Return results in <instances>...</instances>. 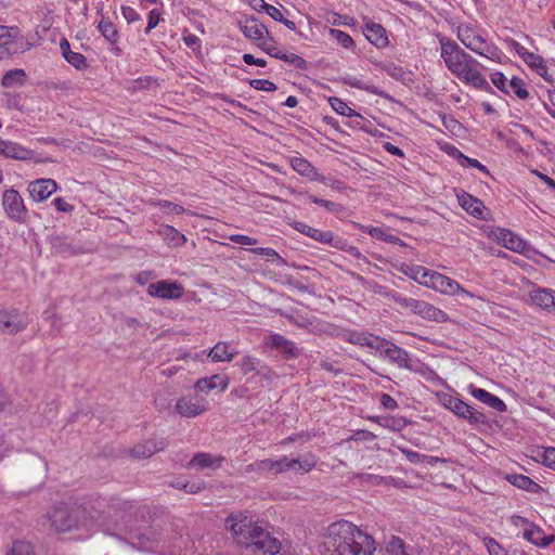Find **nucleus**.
<instances>
[{"label": "nucleus", "instance_id": "nucleus-59", "mask_svg": "<svg viewBox=\"0 0 555 555\" xmlns=\"http://www.w3.org/2000/svg\"><path fill=\"white\" fill-rule=\"evenodd\" d=\"M399 450L405 455L408 461L412 464H422L425 463V454H421L416 451L406 449V448H399Z\"/></svg>", "mask_w": 555, "mask_h": 555}, {"label": "nucleus", "instance_id": "nucleus-60", "mask_svg": "<svg viewBox=\"0 0 555 555\" xmlns=\"http://www.w3.org/2000/svg\"><path fill=\"white\" fill-rule=\"evenodd\" d=\"M156 206L166 209V211H172L177 215H181L185 211L184 207L178 204H175L169 201L159 199L155 203Z\"/></svg>", "mask_w": 555, "mask_h": 555}, {"label": "nucleus", "instance_id": "nucleus-39", "mask_svg": "<svg viewBox=\"0 0 555 555\" xmlns=\"http://www.w3.org/2000/svg\"><path fill=\"white\" fill-rule=\"evenodd\" d=\"M98 29L101 35L112 44L117 43L119 39V34L116 25L111 22L108 18L102 17L98 25Z\"/></svg>", "mask_w": 555, "mask_h": 555}, {"label": "nucleus", "instance_id": "nucleus-33", "mask_svg": "<svg viewBox=\"0 0 555 555\" xmlns=\"http://www.w3.org/2000/svg\"><path fill=\"white\" fill-rule=\"evenodd\" d=\"M506 479L508 482L521 490L529 491L531 493H539L542 487L533 481L530 477L520 474L507 475Z\"/></svg>", "mask_w": 555, "mask_h": 555}, {"label": "nucleus", "instance_id": "nucleus-64", "mask_svg": "<svg viewBox=\"0 0 555 555\" xmlns=\"http://www.w3.org/2000/svg\"><path fill=\"white\" fill-rule=\"evenodd\" d=\"M256 373L268 382H272L275 376L274 372L267 364L261 363V361L258 364Z\"/></svg>", "mask_w": 555, "mask_h": 555}, {"label": "nucleus", "instance_id": "nucleus-20", "mask_svg": "<svg viewBox=\"0 0 555 555\" xmlns=\"http://www.w3.org/2000/svg\"><path fill=\"white\" fill-rule=\"evenodd\" d=\"M363 34L377 48H385L389 43L386 29L380 24L374 22L366 23Z\"/></svg>", "mask_w": 555, "mask_h": 555}, {"label": "nucleus", "instance_id": "nucleus-53", "mask_svg": "<svg viewBox=\"0 0 555 555\" xmlns=\"http://www.w3.org/2000/svg\"><path fill=\"white\" fill-rule=\"evenodd\" d=\"M386 550L389 555H401L405 552L404 541L393 535L388 542Z\"/></svg>", "mask_w": 555, "mask_h": 555}, {"label": "nucleus", "instance_id": "nucleus-37", "mask_svg": "<svg viewBox=\"0 0 555 555\" xmlns=\"http://www.w3.org/2000/svg\"><path fill=\"white\" fill-rule=\"evenodd\" d=\"M26 73L24 69L15 68L7 72L2 79L1 86L4 88H12L16 86H23L26 82Z\"/></svg>", "mask_w": 555, "mask_h": 555}, {"label": "nucleus", "instance_id": "nucleus-38", "mask_svg": "<svg viewBox=\"0 0 555 555\" xmlns=\"http://www.w3.org/2000/svg\"><path fill=\"white\" fill-rule=\"evenodd\" d=\"M159 233L172 247H180L186 242L185 235L171 225L162 227Z\"/></svg>", "mask_w": 555, "mask_h": 555}, {"label": "nucleus", "instance_id": "nucleus-31", "mask_svg": "<svg viewBox=\"0 0 555 555\" xmlns=\"http://www.w3.org/2000/svg\"><path fill=\"white\" fill-rule=\"evenodd\" d=\"M287 470H293L295 473L306 474L312 470L317 465L315 456L309 454L304 459H289L286 456Z\"/></svg>", "mask_w": 555, "mask_h": 555}, {"label": "nucleus", "instance_id": "nucleus-62", "mask_svg": "<svg viewBox=\"0 0 555 555\" xmlns=\"http://www.w3.org/2000/svg\"><path fill=\"white\" fill-rule=\"evenodd\" d=\"M11 38H7L0 41V60L8 59L13 53H16L17 49L11 47Z\"/></svg>", "mask_w": 555, "mask_h": 555}, {"label": "nucleus", "instance_id": "nucleus-30", "mask_svg": "<svg viewBox=\"0 0 555 555\" xmlns=\"http://www.w3.org/2000/svg\"><path fill=\"white\" fill-rule=\"evenodd\" d=\"M524 538L532 544L542 547L550 545L554 540V535H545L544 531L533 524L524 531Z\"/></svg>", "mask_w": 555, "mask_h": 555}, {"label": "nucleus", "instance_id": "nucleus-2", "mask_svg": "<svg viewBox=\"0 0 555 555\" xmlns=\"http://www.w3.org/2000/svg\"><path fill=\"white\" fill-rule=\"evenodd\" d=\"M227 525L241 545L269 555H276L281 550L279 539L243 514L231 515L227 519Z\"/></svg>", "mask_w": 555, "mask_h": 555}, {"label": "nucleus", "instance_id": "nucleus-7", "mask_svg": "<svg viewBox=\"0 0 555 555\" xmlns=\"http://www.w3.org/2000/svg\"><path fill=\"white\" fill-rule=\"evenodd\" d=\"M393 299L401 307L409 308L415 314H418L429 321L446 322L448 320V314L444 311L424 300L401 296H395Z\"/></svg>", "mask_w": 555, "mask_h": 555}, {"label": "nucleus", "instance_id": "nucleus-61", "mask_svg": "<svg viewBox=\"0 0 555 555\" xmlns=\"http://www.w3.org/2000/svg\"><path fill=\"white\" fill-rule=\"evenodd\" d=\"M260 9L264 10L270 17H272L276 22L283 21V14L282 12L275 8L274 5L266 3L263 0L260 3Z\"/></svg>", "mask_w": 555, "mask_h": 555}, {"label": "nucleus", "instance_id": "nucleus-27", "mask_svg": "<svg viewBox=\"0 0 555 555\" xmlns=\"http://www.w3.org/2000/svg\"><path fill=\"white\" fill-rule=\"evenodd\" d=\"M229 386V378L227 376L214 375L210 377L201 378L196 382L195 388L201 392H208L212 389L225 390Z\"/></svg>", "mask_w": 555, "mask_h": 555}, {"label": "nucleus", "instance_id": "nucleus-8", "mask_svg": "<svg viewBox=\"0 0 555 555\" xmlns=\"http://www.w3.org/2000/svg\"><path fill=\"white\" fill-rule=\"evenodd\" d=\"M133 507V502L113 499L104 509H99V515L93 518L103 525L106 522L117 524L125 514L131 513Z\"/></svg>", "mask_w": 555, "mask_h": 555}, {"label": "nucleus", "instance_id": "nucleus-22", "mask_svg": "<svg viewBox=\"0 0 555 555\" xmlns=\"http://www.w3.org/2000/svg\"><path fill=\"white\" fill-rule=\"evenodd\" d=\"M532 302L546 310L555 313V291L548 288H538L530 292Z\"/></svg>", "mask_w": 555, "mask_h": 555}, {"label": "nucleus", "instance_id": "nucleus-24", "mask_svg": "<svg viewBox=\"0 0 555 555\" xmlns=\"http://www.w3.org/2000/svg\"><path fill=\"white\" fill-rule=\"evenodd\" d=\"M222 461L223 457L221 456H214L210 453L198 452L189 462L188 467L201 470L205 468L218 469L221 466Z\"/></svg>", "mask_w": 555, "mask_h": 555}, {"label": "nucleus", "instance_id": "nucleus-18", "mask_svg": "<svg viewBox=\"0 0 555 555\" xmlns=\"http://www.w3.org/2000/svg\"><path fill=\"white\" fill-rule=\"evenodd\" d=\"M495 236L498 241L509 250L525 254L529 248V244L511 230L499 228L495 232Z\"/></svg>", "mask_w": 555, "mask_h": 555}, {"label": "nucleus", "instance_id": "nucleus-14", "mask_svg": "<svg viewBox=\"0 0 555 555\" xmlns=\"http://www.w3.org/2000/svg\"><path fill=\"white\" fill-rule=\"evenodd\" d=\"M167 446V440L164 438L158 441L145 440L131 448L129 450V455L135 460L150 459L155 453L164 451Z\"/></svg>", "mask_w": 555, "mask_h": 555}, {"label": "nucleus", "instance_id": "nucleus-57", "mask_svg": "<svg viewBox=\"0 0 555 555\" xmlns=\"http://www.w3.org/2000/svg\"><path fill=\"white\" fill-rule=\"evenodd\" d=\"M308 198L319 205V206H323L324 208H326L328 211L331 212H338L341 210V205L335 203V202H332V201H327V199H323V198H319L314 195H308Z\"/></svg>", "mask_w": 555, "mask_h": 555}, {"label": "nucleus", "instance_id": "nucleus-44", "mask_svg": "<svg viewBox=\"0 0 555 555\" xmlns=\"http://www.w3.org/2000/svg\"><path fill=\"white\" fill-rule=\"evenodd\" d=\"M309 237L321 244H328L333 246L337 236H335V234L332 231H322L312 228Z\"/></svg>", "mask_w": 555, "mask_h": 555}, {"label": "nucleus", "instance_id": "nucleus-16", "mask_svg": "<svg viewBox=\"0 0 555 555\" xmlns=\"http://www.w3.org/2000/svg\"><path fill=\"white\" fill-rule=\"evenodd\" d=\"M457 199L461 205V207L473 217L479 219V220H488V217L486 215V207L483 205V202L472 194L462 191L460 194H457Z\"/></svg>", "mask_w": 555, "mask_h": 555}, {"label": "nucleus", "instance_id": "nucleus-49", "mask_svg": "<svg viewBox=\"0 0 555 555\" xmlns=\"http://www.w3.org/2000/svg\"><path fill=\"white\" fill-rule=\"evenodd\" d=\"M68 64L78 70H83L88 67L87 57L79 52H72L64 57Z\"/></svg>", "mask_w": 555, "mask_h": 555}, {"label": "nucleus", "instance_id": "nucleus-12", "mask_svg": "<svg viewBox=\"0 0 555 555\" xmlns=\"http://www.w3.org/2000/svg\"><path fill=\"white\" fill-rule=\"evenodd\" d=\"M240 29L244 34V36L250 40L255 41H263L267 37L269 41L273 42V38L271 37L268 28L263 25L257 17L250 16L245 21L240 22Z\"/></svg>", "mask_w": 555, "mask_h": 555}, {"label": "nucleus", "instance_id": "nucleus-63", "mask_svg": "<svg viewBox=\"0 0 555 555\" xmlns=\"http://www.w3.org/2000/svg\"><path fill=\"white\" fill-rule=\"evenodd\" d=\"M258 47L263 52H266L267 54H269L270 56L275 57V59H278V55H283V53H284L283 51L279 50L272 43H269L267 40L259 42Z\"/></svg>", "mask_w": 555, "mask_h": 555}, {"label": "nucleus", "instance_id": "nucleus-3", "mask_svg": "<svg viewBox=\"0 0 555 555\" xmlns=\"http://www.w3.org/2000/svg\"><path fill=\"white\" fill-rule=\"evenodd\" d=\"M367 543L370 534L350 521H336L327 528V544L332 548V555H365Z\"/></svg>", "mask_w": 555, "mask_h": 555}, {"label": "nucleus", "instance_id": "nucleus-42", "mask_svg": "<svg viewBox=\"0 0 555 555\" xmlns=\"http://www.w3.org/2000/svg\"><path fill=\"white\" fill-rule=\"evenodd\" d=\"M330 104H331L332 108L339 115L347 116V117H359L360 119H363L361 114L357 113L354 109L349 107L348 104L339 98H336V96L330 98Z\"/></svg>", "mask_w": 555, "mask_h": 555}, {"label": "nucleus", "instance_id": "nucleus-48", "mask_svg": "<svg viewBox=\"0 0 555 555\" xmlns=\"http://www.w3.org/2000/svg\"><path fill=\"white\" fill-rule=\"evenodd\" d=\"M278 59L294 65L298 69H308V62L295 53L284 52L283 55H278Z\"/></svg>", "mask_w": 555, "mask_h": 555}, {"label": "nucleus", "instance_id": "nucleus-26", "mask_svg": "<svg viewBox=\"0 0 555 555\" xmlns=\"http://www.w3.org/2000/svg\"><path fill=\"white\" fill-rule=\"evenodd\" d=\"M292 168L299 175L317 181H323V177L318 173L312 164L304 157L295 156L291 158Z\"/></svg>", "mask_w": 555, "mask_h": 555}, {"label": "nucleus", "instance_id": "nucleus-41", "mask_svg": "<svg viewBox=\"0 0 555 555\" xmlns=\"http://www.w3.org/2000/svg\"><path fill=\"white\" fill-rule=\"evenodd\" d=\"M411 424V421L403 416H384L380 418V426L392 431H400Z\"/></svg>", "mask_w": 555, "mask_h": 555}, {"label": "nucleus", "instance_id": "nucleus-36", "mask_svg": "<svg viewBox=\"0 0 555 555\" xmlns=\"http://www.w3.org/2000/svg\"><path fill=\"white\" fill-rule=\"evenodd\" d=\"M383 338L378 337V336H375L371 333H351L350 334V337H349V341L351 344H356V345H360V346H365V347H369L371 349H375L377 351L378 349V346L380 344Z\"/></svg>", "mask_w": 555, "mask_h": 555}, {"label": "nucleus", "instance_id": "nucleus-4", "mask_svg": "<svg viewBox=\"0 0 555 555\" xmlns=\"http://www.w3.org/2000/svg\"><path fill=\"white\" fill-rule=\"evenodd\" d=\"M86 516V509L76 504L55 503L44 515L53 532H68L78 528Z\"/></svg>", "mask_w": 555, "mask_h": 555}, {"label": "nucleus", "instance_id": "nucleus-1", "mask_svg": "<svg viewBox=\"0 0 555 555\" xmlns=\"http://www.w3.org/2000/svg\"><path fill=\"white\" fill-rule=\"evenodd\" d=\"M441 57L443 59L448 69L466 85H470L476 89L493 92L492 87L487 79L476 68L478 65L470 54L466 53L453 40H440Z\"/></svg>", "mask_w": 555, "mask_h": 555}, {"label": "nucleus", "instance_id": "nucleus-19", "mask_svg": "<svg viewBox=\"0 0 555 555\" xmlns=\"http://www.w3.org/2000/svg\"><path fill=\"white\" fill-rule=\"evenodd\" d=\"M57 189L53 179H37L29 183L28 192L35 202H43Z\"/></svg>", "mask_w": 555, "mask_h": 555}, {"label": "nucleus", "instance_id": "nucleus-32", "mask_svg": "<svg viewBox=\"0 0 555 555\" xmlns=\"http://www.w3.org/2000/svg\"><path fill=\"white\" fill-rule=\"evenodd\" d=\"M137 538L140 540L141 547L153 550L163 540V533L153 527H149L143 531H139Z\"/></svg>", "mask_w": 555, "mask_h": 555}, {"label": "nucleus", "instance_id": "nucleus-46", "mask_svg": "<svg viewBox=\"0 0 555 555\" xmlns=\"http://www.w3.org/2000/svg\"><path fill=\"white\" fill-rule=\"evenodd\" d=\"M369 234L372 237H374V238H377V240H380V241H384V242H387V243L404 245L403 242L398 236H395L392 234H388L382 228H378V227L371 228L369 230Z\"/></svg>", "mask_w": 555, "mask_h": 555}, {"label": "nucleus", "instance_id": "nucleus-13", "mask_svg": "<svg viewBox=\"0 0 555 555\" xmlns=\"http://www.w3.org/2000/svg\"><path fill=\"white\" fill-rule=\"evenodd\" d=\"M430 275H431V279L434 280L430 282L433 289L440 292L442 294H446V295H451V296L465 295V296L472 297L470 293L467 292L466 289H464L463 287H461V285L456 281H454L439 272H434Z\"/></svg>", "mask_w": 555, "mask_h": 555}, {"label": "nucleus", "instance_id": "nucleus-9", "mask_svg": "<svg viewBox=\"0 0 555 555\" xmlns=\"http://www.w3.org/2000/svg\"><path fill=\"white\" fill-rule=\"evenodd\" d=\"M2 205L8 217L16 222L26 221L27 209L21 194L14 190H5L2 195Z\"/></svg>", "mask_w": 555, "mask_h": 555}, {"label": "nucleus", "instance_id": "nucleus-43", "mask_svg": "<svg viewBox=\"0 0 555 555\" xmlns=\"http://www.w3.org/2000/svg\"><path fill=\"white\" fill-rule=\"evenodd\" d=\"M334 248L343 250L350 256L357 258V259H364L365 257L362 255V253L359 250L358 247L350 245L347 240L341 237H336V241L333 245Z\"/></svg>", "mask_w": 555, "mask_h": 555}, {"label": "nucleus", "instance_id": "nucleus-54", "mask_svg": "<svg viewBox=\"0 0 555 555\" xmlns=\"http://www.w3.org/2000/svg\"><path fill=\"white\" fill-rule=\"evenodd\" d=\"M483 542L489 555H507V552L494 538L486 537Z\"/></svg>", "mask_w": 555, "mask_h": 555}, {"label": "nucleus", "instance_id": "nucleus-6", "mask_svg": "<svg viewBox=\"0 0 555 555\" xmlns=\"http://www.w3.org/2000/svg\"><path fill=\"white\" fill-rule=\"evenodd\" d=\"M439 401L446 409L450 410L457 417L467 421L470 425L490 426V421L485 413L476 410L460 398L453 397L449 393H442L439 396Z\"/></svg>", "mask_w": 555, "mask_h": 555}, {"label": "nucleus", "instance_id": "nucleus-58", "mask_svg": "<svg viewBox=\"0 0 555 555\" xmlns=\"http://www.w3.org/2000/svg\"><path fill=\"white\" fill-rule=\"evenodd\" d=\"M492 83L503 93L509 94L507 89V79L505 75L501 72H495L491 75Z\"/></svg>", "mask_w": 555, "mask_h": 555}, {"label": "nucleus", "instance_id": "nucleus-15", "mask_svg": "<svg viewBox=\"0 0 555 555\" xmlns=\"http://www.w3.org/2000/svg\"><path fill=\"white\" fill-rule=\"evenodd\" d=\"M268 344L272 349L282 353L286 360L297 359L301 354V350L296 344L281 334H272L269 337Z\"/></svg>", "mask_w": 555, "mask_h": 555}, {"label": "nucleus", "instance_id": "nucleus-55", "mask_svg": "<svg viewBox=\"0 0 555 555\" xmlns=\"http://www.w3.org/2000/svg\"><path fill=\"white\" fill-rule=\"evenodd\" d=\"M540 459H541V463L555 470V448L554 447H548V448H545L543 450L542 453L539 454Z\"/></svg>", "mask_w": 555, "mask_h": 555}, {"label": "nucleus", "instance_id": "nucleus-17", "mask_svg": "<svg viewBox=\"0 0 555 555\" xmlns=\"http://www.w3.org/2000/svg\"><path fill=\"white\" fill-rule=\"evenodd\" d=\"M26 322L17 310L0 311V331L10 335L25 330Z\"/></svg>", "mask_w": 555, "mask_h": 555}, {"label": "nucleus", "instance_id": "nucleus-28", "mask_svg": "<svg viewBox=\"0 0 555 555\" xmlns=\"http://www.w3.org/2000/svg\"><path fill=\"white\" fill-rule=\"evenodd\" d=\"M177 412L184 417H194L202 414L205 408L192 398L183 397L177 401Z\"/></svg>", "mask_w": 555, "mask_h": 555}, {"label": "nucleus", "instance_id": "nucleus-10", "mask_svg": "<svg viewBox=\"0 0 555 555\" xmlns=\"http://www.w3.org/2000/svg\"><path fill=\"white\" fill-rule=\"evenodd\" d=\"M377 351L380 357L396 363L399 367L411 369L408 351L396 344L383 338Z\"/></svg>", "mask_w": 555, "mask_h": 555}, {"label": "nucleus", "instance_id": "nucleus-40", "mask_svg": "<svg viewBox=\"0 0 555 555\" xmlns=\"http://www.w3.org/2000/svg\"><path fill=\"white\" fill-rule=\"evenodd\" d=\"M451 155L454 156L457 159L459 164L462 165L463 167L469 166V167H473V168H477L478 170L489 175V170H488V168L485 165H482L481 163H479L475 158H470V157L464 155L456 147H452Z\"/></svg>", "mask_w": 555, "mask_h": 555}, {"label": "nucleus", "instance_id": "nucleus-25", "mask_svg": "<svg viewBox=\"0 0 555 555\" xmlns=\"http://www.w3.org/2000/svg\"><path fill=\"white\" fill-rule=\"evenodd\" d=\"M470 393L475 399L479 400L480 402L494 409L498 412H506V410H507V405L505 404V402L502 399L490 393L486 389L474 387L472 389Z\"/></svg>", "mask_w": 555, "mask_h": 555}, {"label": "nucleus", "instance_id": "nucleus-52", "mask_svg": "<svg viewBox=\"0 0 555 555\" xmlns=\"http://www.w3.org/2000/svg\"><path fill=\"white\" fill-rule=\"evenodd\" d=\"M426 270L425 267L415 266V264H405L403 263L400 268V271L409 276L410 279L416 281L418 283L422 273Z\"/></svg>", "mask_w": 555, "mask_h": 555}, {"label": "nucleus", "instance_id": "nucleus-56", "mask_svg": "<svg viewBox=\"0 0 555 555\" xmlns=\"http://www.w3.org/2000/svg\"><path fill=\"white\" fill-rule=\"evenodd\" d=\"M249 86L256 90L273 92L278 89L276 85L267 79H251Z\"/></svg>", "mask_w": 555, "mask_h": 555}, {"label": "nucleus", "instance_id": "nucleus-21", "mask_svg": "<svg viewBox=\"0 0 555 555\" xmlns=\"http://www.w3.org/2000/svg\"><path fill=\"white\" fill-rule=\"evenodd\" d=\"M49 242L53 251L57 255L74 256L81 251V248L74 246L72 240L64 234L51 235Z\"/></svg>", "mask_w": 555, "mask_h": 555}, {"label": "nucleus", "instance_id": "nucleus-35", "mask_svg": "<svg viewBox=\"0 0 555 555\" xmlns=\"http://www.w3.org/2000/svg\"><path fill=\"white\" fill-rule=\"evenodd\" d=\"M235 353L230 351V346L225 341L217 343L209 351L208 357L214 362H230Z\"/></svg>", "mask_w": 555, "mask_h": 555}, {"label": "nucleus", "instance_id": "nucleus-29", "mask_svg": "<svg viewBox=\"0 0 555 555\" xmlns=\"http://www.w3.org/2000/svg\"><path fill=\"white\" fill-rule=\"evenodd\" d=\"M524 61L530 68L534 69L545 81L550 83L555 82V79L551 75H548L547 66L545 65V62L542 56L534 53H525Z\"/></svg>", "mask_w": 555, "mask_h": 555}, {"label": "nucleus", "instance_id": "nucleus-45", "mask_svg": "<svg viewBox=\"0 0 555 555\" xmlns=\"http://www.w3.org/2000/svg\"><path fill=\"white\" fill-rule=\"evenodd\" d=\"M508 87L512 89L513 93L520 100H526L529 96V92L526 89L525 81L514 76L508 83Z\"/></svg>", "mask_w": 555, "mask_h": 555}, {"label": "nucleus", "instance_id": "nucleus-47", "mask_svg": "<svg viewBox=\"0 0 555 555\" xmlns=\"http://www.w3.org/2000/svg\"><path fill=\"white\" fill-rule=\"evenodd\" d=\"M328 34L333 39H335L341 47L346 49H350L354 46L353 39L343 30L330 28Z\"/></svg>", "mask_w": 555, "mask_h": 555}, {"label": "nucleus", "instance_id": "nucleus-23", "mask_svg": "<svg viewBox=\"0 0 555 555\" xmlns=\"http://www.w3.org/2000/svg\"><path fill=\"white\" fill-rule=\"evenodd\" d=\"M0 154L8 158L27 160L33 157L34 152L25 149L18 143L0 140Z\"/></svg>", "mask_w": 555, "mask_h": 555}, {"label": "nucleus", "instance_id": "nucleus-50", "mask_svg": "<svg viewBox=\"0 0 555 555\" xmlns=\"http://www.w3.org/2000/svg\"><path fill=\"white\" fill-rule=\"evenodd\" d=\"M259 362L260 360L258 358L245 356L240 362H237V365L240 366L242 373L246 375L250 372H256Z\"/></svg>", "mask_w": 555, "mask_h": 555}, {"label": "nucleus", "instance_id": "nucleus-51", "mask_svg": "<svg viewBox=\"0 0 555 555\" xmlns=\"http://www.w3.org/2000/svg\"><path fill=\"white\" fill-rule=\"evenodd\" d=\"M8 555H34V550L29 542L15 541Z\"/></svg>", "mask_w": 555, "mask_h": 555}, {"label": "nucleus", "instance_id": "nucleus-5", "mask_svg": "<svg viewBox=\"0 0 555 555\" xmlns=\"http://www.w3.org/2000/svg\"><path fill=\"white\" fill-rule=\"evenodd\" d=\"M457 38L467 49L491 61L500 59V50L494 44L488 43L474 27L467 25L459 26Z\"/></svg>", "mask_w": 555, "mask_h": 555}, {"label": "nucleus", "instance_id": "nucleus-34", "mask_svg": "<svg viewBox=\"0 0 555 555\" xmlns=\"http://www.w3.org/2000/svg\"><path fill=\"white\" fill-rule=\"evenodd\" d=\"M257 466L258 472L260 473H270L273 475H278L288 472L286 456H283L280 460H261L257 462Z\"/></svg>", "mask_w": 555, "mask_h": 555}, {"label": "nucleus", "instance_id": "nucleus-11", "mask_svg": "<svg viewBox=\"0 0 555 555\" xmlns=\"http://www.w3.org/2000/svg\"><path fill=\"white\" fill-rule=\"evenodd\" d=\"M183 286L178 282L162 280L156 283H151L147 286V294L152 297L163 299H179L183 295Z\"/></svg>", "mask_w": 555, "mask_h": 555}]
</instances>
